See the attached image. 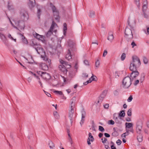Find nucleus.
Returning <instances> with one entry per match:
<instances>
[{
  "mask_svg": "<svg viewBox=\"0 0 149 149\" xmlns=\"http://www.w3.org/2000/svg\"><path fill=\"white\" fill-rule=\"evenodd\" d=\"M35 37L38 39H40V38H41L42 36L40 35L37 33H36Z\"/></svg>",
  "mask_w": 149,
  "mask_h": 149,
  "instance_id": "42",
  "label": "nucleus"
},
{
  "mask_svg": "<svg viewBox=\"0 0 149 149\" xmlns=\"http://www.w3.org/2000/svg\"><path fill=\"white\" fill-rule=\"evenodd\" d=\"M101 139L102 141V142L103 143H105L107 140V139L105 138H103Z\"/></svg>",
  "mask_w": 149,
  "mask_h": 149,
  "instance_id": "49",
  "label": "nucleus"
},
{
  "mask_svg": "<svg viewBox=\"0 0 149 149\" xmlns=\"http://www.w3.org/2000/svg\"><path fill=\"white\" fill-rule=\"evenodd\" d=\"M113 39V32L112 31H110L109 33L107 40L111 42H112Z\"/></svg>",
  "mask_w": 149,
  "mask_h": 149,
  "instance_id": "17",
  "label": "nucleus"
},
{
  "mask_svg": "<svg viewBox=\"0 0 149 149\" xmlns=\"http://www.w3.org/2000/svg\"><path fill=\"white\" fill-rule=\"evenodd\" d=\"M60 62L61 65L58 66L59 70L64 74H66L68 71L67 69L70 68L71 67V65L61 59H60Z\"/></svg>",
  "mask_w": 149,
  "mask_h": 149,
  "instance_id": "4",
  "label": "nucleus"
},
{
  "mask_svg": "<svg viewBox=\"0 0 149 149\" xmlns=\"http://www.w3.org/2000/svg\"><path fill=\"white\" fill-rule=\"evenodd\" d=\"M38 74H39V75H40L41 76V75L42 74H43L44 72H42V71H38L37 72Z\"/></svg>",
  "mask_w": 149,
  "mask_h": 149,
  "instance_id": "63",
  "label": "nucleus"
},
{
  "mask_svg": "<svg viewBox=\"0 0 149 149\" xmlns=\"http://www.w3.org/2000/svg\"><path fill=\"white\" fill-rule=\"evenodd\" d=\"M111 143L113 144L111 146V149H116V148L113 145V142L111 141Z\"/></svg>",
  "mask_w": 149,
  "mask_h": 149,
  "instance_id": "56",
  "label": "nucleus"
},
{
  "mask_svg": "<svg viewBox=\"0 0 149 149\" xmlns=\"http://www.w3.org/2000/svg\"><path fill=\"white\" fill-rule=\"evenodd\" d=\"M113 93L114 95L116 96L118 95H119L118 92L117 90H115L113 92Z\"/></svg>",
  "mask_w": 149,
  "mask_h": 149,
  "instance_id": "52",
  "label": "nucleus"
},
{
  "mask_svg": "<svg viewBox=\"0 0 149 149\" xmlns=\"http://www.w3.org/2000/svg\"><path fill=\"white\" fill-rule=\"evenodd\" d=\"M93 77V76H91V77L89 79V80H88L87 81H88V83H90L92 82V81H93L92 78V77Z\"/></svg>",
  "mask_w": 149,
  "mask_h": 149,
  "instance_id": "58",
  "label": "nucleus"
},
{
  "mask_svg": "<svg viewBox=\"0 0 149 149\" xmlns=\"http://www.w3.org/2000/svg\"><path fill=\"white\" fill-rule=\"evenodd\" d=\"M108 123L110 125H113L114 124V122L113 120H110L109 121Z\"/></svg>",
  "mask_w": 149,
  "mask_h": 149,
  "instance_id": "44",
  "label": "nucleus"
},
{
  "mask_svg": "<svg viewBox=\"0 0 149 149\" xmlns=\"http://www.w3.org/2000/svg\"><path fill=\"white\" fill-rule=\"evenodd\" d=\"M20 16L21 20H19L18 21L17 26L21 30H23L25 27L24 21L28 20V15L26 11L22 10L20 11Z\"/></svg>",
  "mask_w": 149,
  "mask_h": 149,
  "instance_id": "1",
  "label": "nucleus"
},
{
  "mask_svg": "<svg viewBox=\"0 0 149 149\" xmlns=\"http://www.w3.org/2000/svg\"><path fill=\"white\" fill-rule=\"evenodd\" d=\"M82 116L81 119V121L80 123V125H82L84 123L85 121L84 118L86 115V113L85 111L83 110L81 111Z\"/></svg>",
  "mask_w": 149,
  "mask_h": 149,
  "instance_id": "13",
  "label": "nucleus"
},
{
  "mask_svg": "<svg viewBox=\"0 0 149 149\" xmlns=\"http://www.w3.org/2000/svg\"><path fill=\"white\" fill-rule=\"evenodd\" d=\"M139 67L138 66H136L135 65H134V63H131L130 64L129 68L131 71H137V68Z\"/></svg>",
  "mask_w": 149,
  "mask_h": 149,
  "instance_id": "16",
  "label": "nucleus"
},
{
  "mask_svg": "<svg viewBox=\"0 0 149 149\" xmlns=\"http://www.w3.org/2000/svg\"><path fill=\"white\" fill-rule=\"evenodd\" d=\"M35 2V0H29V4L30 7L31 8L33 7L34 6Z\"/></svg>",
  "mask_w": 149,
  "mask_h": 149,
  "instance_id": "23",
  "label": "nucleus"
},
{
  "mask_svg": "<svg viewBox=\"0 0 149 149\" xmlns=\"http://www.w3.org/2000/svg\"><path fill=\"white\" fill-rule=\"evenodd\" d=\"M147 8V6L146 4H144L143 6V13L145 12V11L146 10Z\"/></svg>",
  "mask_w": 149,
  "mask_h": 149,
  "instance_id": "40",
  "label": "nucleus"
},
{
  "mask_svg": "<svg viewBox=\"0 0 149 149\" xmlns=\"http://www.w3.org/2000/svg\"><path fill=\"white\" fill-rule=\"evenodd\" d=\"M127 24L131 29H133V26L135 24V21L134 19H130V17H129L127 20Z\"/></svg>",
  "mask_w": 149,
  "mask_h": 149,
  "instance_id": "9",
  "label": "nucleus"
},
{
  "mask_svg": "<svg viewBox=\"0 0 149 149\" xmlns=\"http://www.w3.org/2000/svg\"><path fill=\"white\" fill-rule=\"evenodd\" d=\"M143 61L144 64H146L148 63V60L146 57L143 56Z\"/></svg>",
  "mask_w": 149,
  "mask_h": 149,
  "instance_id": "39",
  "label": "nucleus"
},
{
  "mask_svg": "<svg viewBox=\"0 0 149 149\" xmlns=\"http://www.w3.org/2000/svg\"><path fill=\"white\" fill-rule=\"evenodd\" d=\"M56 25V24L54 22V21H53L52 22V24L51 26L50 27V29H49V33H51V31H53V29H54V26ZM48 33H47L48 34Z\"/></svg>",
  "mask_w": 149,
  "mask_h": 149,
  "instance_id": "24",
  "label": "nucleus"
},
{
  "mask_svg": "<svg viewBox=\"0 0 149 149\" xmlns=\"http://www.w3.org/2000/svg\"><path fill=\"white\" fill-rule=\"evenodd\" d=\"M50 6L52 10L55 19L57 22H59L60 17L58 11L57 10L56 7L51 2L50 3Z\"/></svg>",
  "mask_w": 149,
  "mask_h": 149,
  "instance_id": "6",
  "label": "nucleus"
},
{
  "mask_svg": "<svg viewBox=\"0 0 149 149\" xmlns=\"http://www.w3.org/2000/svg\"><path fill=\"white\" fill-rule=\"evenodd\" d=\"M139 80H136L135 81L134 84V86H136L139 84Z\"/></svg>",
  "mask_w": 149,
  "mask_h": 149,
  "instance_id": "54",
  "label": "nucleus"
},
{
  "mask_svg": "<svg viewBox=\"0 0 149 149\" xmlns=\"http://www.w3.org/2000/svg\"><path fill=\"white\" fill-rule=\"evenodd\" d=\"M69 77H70L71 78L73 77V72L72 71H71L69 72Z\"/></svg>",
  "mask_w": 149,
  "mask_h": 149,
  "instance_id": "46",
  "label": "nucleus"
},
{
  "mask_svg": "<svg viewBox=\"0 0 149 149\" xmlns=\"http://www.w3.org/2000/svg\"><path fill=\"white\" fill-rule=\"evenodd\" d=\"M95 14V12L93 10H90L89 11V15L90 17H92L94 16Z\"/></svg>",
  "mask_w": 149,
  "mask_h": 149,
  "instance_id": "30",
  "label": "nucleus"
},
{
  "mask_svg": "<svg viewBox=\"0 0 149 149\" xmlns=\"http://www.w3.org/2000/svg\"><path fill=\"white\" fill-rule=\"evenodd\" d=\"M133 125L132 123H125L126 128H131V127H133Z\"/></svg>",
  "mask_w": 149,
  "mask_h": 149,
  "instance_id": "26",
  "label": "nucleus"
},
{
  "mask_svg": "<svg viewBox=\"0 0 149 149\" xmlns=\"http://www.w3.org/2000/svg\"><path fill=\"white\" fill-rule=\"evenodd\" d=\"M126 58V54L125 53L122 54V55L121 56V61L124 60Z\"/></svg>",
  "mask_w": 149,
  "mask_h": 149,
  "instance_id": "36",
  "label": "nucleus"
},
{
  "mask_svg": "<svg viewBox=\"0 0 149 149\" xmlns=\"http://www.w3.org/2000/svg\"><path fill=\"white\" fill-rule=\"evenodd\" d=\"M8 19L10 21V22L11 24L12 25V26H14L16 29H18L19 30V29L17 28V27H16V26H15L14 24L12 22H11V21L10 18H9V17H8Z\"/></svg>",
  "mask_w": 149,
  "mask_h": 149,
  "instance_id": "50",
  "label": "nucleus"
},
{
  "mask_svg": "<svg viewBox=\"0 0 149 149\" xmlns=\"http://www.w3.org/2000/svg\"><path fill=\"white\" fill-rule=\"evenodd\" d=\"M115 77L116 78H118L119 77V75L118 74L117 72H115Z\"/></svg>",
  "mask_w": 149,
  "mask_h": 149,
  "instance_id": "61",
  "label": "nucleus"
},
{
  "mask_svg": "<svg viewBox=\"0 0 149 149\" xmlns=\"http://www.w3.org/2000/svg\"><path fill=\"white\" fill-rule=\"evenodd\" d=\"M116 143L118 145H120L122 143V141L120 139H118Z\"/></svg>",
  "mask_w": 149,
  "mask_h": 149,
  "instance_id": "47",
  "label": "nucleus"
},
{
  "mask_svg": "<svg viewBox=\"0 0 149 149\" xmlns=\"http://www.w3.org/2000/svg\"><path fill=\"white\" fill-rule=\"evenodd\" d=\"M100 65V63L98 60H97V61H96L95 63V69H97L99 67Z\"/></svg>",
  "mask_w": 149,
  "mask_h": 149,
  "instance_id": "28",
  "label": "nucleus"
},
{
  "mask_svg": "<svg viewBox=\"0 0 149 149\" xmlns=\"http://www.w3.org/2000/svg\"><path fill=\"white\" fill-rule=\"evenodd\" d=\"M107 91L106 90L103 91L100 95L102 97H104L107 94Z\"/></svg>",
  "mask_w": 149,
  "mask_h": 149,
  "instance_id": "31",
  "label": "nucleus"
},
{
  "mask_svg": "<svg viewBox=\"0 0 149 149\" xmlns=\"http://www.w3.org/2000/svg\"><path fill=\"white\" fill-rule=\"evenodd\" d=\"M129 134V131L127 130L126 132L121 135V137H123L125 138V137L126 136L128 135Z\"/></svg>",
  "mask_w": 149,
  "mask_h": 149,
  "instance_id": "33",
  "label": "nucleus"
},
{
  "mask_svg": "<svg viewBox=\"0 0 149 149\" xmlns=\"http://www.w3.org/2000/svg\"><path fill=\"white\" fill-rule=\"evenodd\" d=\"M104 97H102L101 96H100V97H98V100L97 101V103H101L102 102V101L104 99Z\"/></svg>",
  "mask_w": 149,
  "mask_h": 149,
  "instance_id": "35",
  "label": "nucleus"
},
{
  "mask_svg": "<svg viewBox=\"0 0 149 149\" xmlns=\"http://www.w3.org/2000/svg\"><path fill=\"white\" fill-rule=\"evenodd\" d=\"M75 100L76 97H74L72 98L71 106L69 110L68 117L70 120L71 125H72L74 118V113Z\"/></svg>",
  "mask_w": 149,
  "mask_h": 149,
  "instance_id": "3",
  "label": "nucleus"
},
{
  "mask_svg": "<svg viewBox=\"0 0 149 149\" xmlns=\"http://www.w3.org/2000/svg\"><path fill=\"white\" fill-rule=\"evenodd\" d=\"M54 116V118L56 119H58L59 116L58 114V112L56 111H55L53 113Z\"/></svg>",
  "mask_w": 149,
  "mask_h": 149,
  "instance_id": "29",
  "label": "nucleus"
},
{
  "mask_svg": "<svg viewBox=\"0 0 149 149\" xmlns=\"http://www.w3.org/2000/svg\"><path fill=\"white\" fill-rule=\"evenodd\" d=\"M27 80L29 83L31 82L32 80V78L29 77L27 78Z\"/></svg>",
  "mask_w": 149,
  "mask_h": 149,
  "instance_id": "60",
  "label": "nucleus"
},
{
  "mask_svg": "<svg viewBox=\"0 0 149 149\" xmlns=\"http://www.w3.org/2000/svg\"><path fill=\"white\" fill-rule=\"evenodd\" d=\"M132 63L139 67L141 64V63L139 58L136 56H132Z\"/></svg>",
  "mask_w": 149,
  "mask_h": 149,
  "instance_id": "8",
  "label": "nucleus"
},
{
  "mask_svg": "<svg viewBox=\"0 0 149 149\" xmlns=\"http://www.w3.org/2000/svg\"><path fill=\"white\" fill-rule=\"evenodd\" d=\"M104 107L105 109H107L109 107V104H106L104 105Z\"/></svg>",
  "mask_w": 149,
  "mask_h": 149,
  "instance_id": "57",
  "label": "nucleus"
},
{
  "mask_svg": "<svg viewBox=\"0 0 149 149\" xmlns=\"http://www.w3.org/2000/svg\"><path fill=\"white\" fill-rule=\"evenodd\" d=\"M68 46L70 47V49L71 51H73L74 49V46L75 43L74 42L71 40H69L68 42Z\"/></svg>",
  "mask_w": 149,
  "mask_h": 149,
  "instance_id": "11",
  "label": "nucleus"
},
{
  "mask_svg": "<svg viewBox=\"0 0 149 149\" xmlns=\"http://www.w3.org/2000/svg\"><path fill=\"white\" fill-rule=\"evenodd\" d=\"M105 136L106 137H109L110 136V135L109 134L107 133H105L104 134Z\"/></svg>",
  "mask_w": 149,
  "mask_h": 149,
  "instance_id": "64",
  "label": "nucleus"
},
{
  "mask_svg": "<svg viewBox=\"0 0 149 149\" xmlns=\"http://www.w3.org/2000/svg\"><path fill=\"white\" fill-rule=\"evenodd\" d=\"M42 69L43 70H48L47 65L45 63H42L41 65Z\"/></svg>",
  "mask_w": 149,
  "mask_h": 149,
  "instance_id": "20",
  "label": "nucleus"
},
{
  "mask_svg": "<svg viewBox=\"0 0 149 149\" xmlns=\"http://www.w3.org/2000/svg\"><path fill=\"white\" fill-rule=\"evenodd\" d=\"M71 50H70V49H68V53L66 54L65 56V58L67 59L68 60L72 58V55Z\"/></svg>",
  "mask_w": 149,
  "mask_h": 149,
  "instance_id": "18",
  "label": "nucleus"
},
{
  "mask_svg": "<svg viewBox=\"0 0 149 149\" xmlns=\"http://www.w3.org/2000/svg\"><path fill=\"white\" fill-rule=\"evenodd\" d=\"M133 81L129 76L125 77L123 81V87L125 88H128L132 84V82Z\"/></svg>",
  "mask_w": 149,
  "mask_h": 149,
  "instance_id": "5",
  "label": "nucleus"
},
{
  "mask_svg": "<svg viewBox=\"0 0 149 149\" xmlns=\"http://www.w3.org/2000/svg\"><path fill=\"white\" fill-rule=\"evenodd\" d=\"M0 38L4 43H5L6 40V38L4 34L0 32Z\"/></svg>",
  "mask_w": 149,
  "mask_h": 149,
  "instance_id": "21",
  "label": "nucleus"
},
{
  "mask_svg": "<svg viewBox=\"0 0 149 149\" xmlns=\"http://www.w3.org/2000/svg\"><path fill=\"white\" fill-rule=\"evenodd\" d=\"M132 29L127 27H126L125 29V37L128 41L131 40V39L133 38V35Z\"/></svg>",
  "mask_w": 149,
  "mask_h": 149,
  "instance_id": "7",
  "label": "nucleus"
},
{
  "mask_svg": "<svg viewBox=\"0 0 149 149\" xmlns=\"http://www.w3.org/2000/svg\"><path fill=\"white\" fill-rule=\"evenodd\" d=\"M107 51L106 50H104L103 54V56L104 57L105 56L107 55Z\"/></svg>",
  "mask_w": 149,
  "mask_h": 149,
  "instance_id": "53",
  "label": "nucleus"
},
{
  "mask_svg": "<svg viewBox=\"0 0 149 149\" xmlns=\"http://www.w3.org/2000/svg\"><path fill=\"white\" fill-rule=\"evenodd\" d=\"M41 77L45 80L49 79L51 78V76L50 74L49 73L45 72H44L43 74L42 75Z\"/></svg>",
  "mask_w": 149,
  "mask_h": 149,
  "instance_id": "14",
  "label": "nucleus"
},
{
  "mask_svg": "<svg viewBox=\"0 0 149 149\" xmlns=\"http://www.w3.org/2000/svg\"><path fill=\"white\" fill-rule=\"evenodd\" d=\"M131 45L132 46V48H134L135 46H136V45L135 43L134 42V41H133L131 43Z\"/></svg>",
  "mask_w": 149,
  "mask_h": 149,
  "instance_id": "51",
  "label": "nucleus"
},
{
  "mask_svg": "<svg viewBox=\"0 0 149 149\" xmlns=\"http://www.w3.org/2000/svg\"><path fill=\"white\" fill-rule=\"evenodd\" d=\"M146 29L147 31H146V29H144L143 30V31L147 35H148L149 34V27H148V26H146Z\"/></svg>",
  "mask_w": 149,
  "mask_h": 149,
  "instance_id": "37",
  "label": "nucleus"
},
{
  "mask_svg": "<svg viewBox=\"0 0 149 149\" xmlns=\"http://www.w3.org/2000/svg\"><path fill=\"white\" fill-rule=\"evenodd\" d=\"M82 76L83 77H88V74L85 73H83L82 74Z\"/></svg>",
  "mask_w": 149,
  "mask_h": 149,
  "instance_id": "48",
  "label": "nucleus"
},
{
  "mask_svg": "<svg viewBox=\"0 0 149 149\" xmlns=\"http://www.w3.org/2000/svg\"><path fill=\"white\" fill-rule=\"evenodd\" d=\"M99 130L100 131L103 132L104 131V128L102 126H99Z\"/></svg>",
  "mask_w": 149,
  "mask_h": 149,
  "instance_id": "41",
  "label": "nucleus"
},
{
  "mask_svg": "<svg viewBox=\"0 0 149 149\" xmlns=\"http://www.w3.org/2000/svg\"><path fill=\"white\" fill-rule=\"evenodd\" d=\"M49 148L51 149H53V148L55 147L54 144L51 141H49Z\"/></svg>",
  "mask_w": 149,
  "mask_h": 149,
  "instance_id": "27",
  "label": "nucleus"
},
{
  "mask_svg": "<svg viewBox=\"0 0 149 149\" xmlns=\"http://www.w3.org/2000/svg\"><path fill=\"white\" fill-rule=\"evenodd\" d=\"M136 130L137 132L139 134L141 133L142 129V124L141 122H138L136 123Z\"/></svg>",
  "mask_w": 149,
  "mask_h": 149,
  "instance_id": "10",
  "label": "nucleus"
},
{
  "mask_svg": "<svg viewBox=\"0 0 149 149\" xmlns=\"http://www.w3.org/2000/svg\"><path fill=\"white\" fill-rule=\"evenodd\" d=\"M132 72L130 75V77L132 79V80L134 78L137 77L139 74V72L137 71H132Z\"/></svg>",
  "mask_w": 149,
  "mask_h": 149,
  "instance_id": "12",
  "label": "nucleus"
},
{
  "mask_svg": "<svg viewBox=\"0 0 149 149\" xmlns=\"http://www.w3.org/2000/svg\"><path fill=\"white\" fill-rule=\"evenodd\" d=\"M142 136L141 135H139L137 136V139L139 142H141L142 141Z\"/></svg>",
  "mask_w": 149,
  "mask_h": 149,
  "instance_id": "32",
  "label": "nucleus"
},
{
  "mask_svg": "<svg viewBox=\"0 0 149 149\" xmlns=\"http://www.w3.org/2000/svg\"><path fill=\"white\" fill-rule=\"evenodd\" d=\"M114 120L115 123L117 124L120 125L122 123V122L121 121L122 120H121L120 119V117L118 118L117 117H116L114 119Z\"/></svg>",
  "mask_w": 149,
  "mask_h": 149,
  "instance_id": "25",
  "label": "nucleus"
},
{
  "mask_svg": "<svg viewBox=\"0 0 149 149\" xmlns=\"http://www.w3.org/2000/svg\"><path fill=\"white\" fill-rule=\"evenodd\" d=\"M43 91H44L45 92V94H46V95H47L48 96V97H50V96H51V94H50L49 93H48V92H47L45 91L44 90H43Z\"/></svg>",
  "mask_w": 149,
  "mask_h": 149,
  "instance_id": "62",
  "label": "nucleus"
},
{
  "mask_svg": "<svg viewBox=\"0 0 149 149\" xmlns=\"http://www.w3.org/2000/svg\"><path fill=\"white\" fill-rule=\"evenodd\" d=\"M84 64L86 65H89V62L88 61L86 60L84 61Z\"/></svg>",
  "mask_w": 149,
  "mask_h": 149,
  "instance_id": "59",
  "label": "nucleus"
},
{
  "mask_svg": "<svg viewBox=\"0 0 149 149\" xmlns=\"http://www.w3.org/2000/svg\"><path fill=\"white\" fill-rule=\"evenodd\" d=\"M67 29V27H64L63 28V33L64 35H65L66 33V30Z\"/></svg>",
  "mask_w": 149,
  "mask_h": 149,
  "instance_id": "55",
  "label": "nucleus"
},
{
  "mask_svg": "<svg viewBox=\"0 0 149 149\" xmlns=\"http://www.w3.org/2000/svg\"><path fill=\"white\" fill-rule=\"evenodd\" d=\"M125 116V111L123 110L120 111L118 114V117H120V119L121 120H123L122 117H124Z\"/></svg>",
  "mask_w": 149,
  "mask_h": 149,
  "instance_id": "19",
  "label": "nucleus"
},
{
  "mask_svg": "<svg viewBox=\"0 0 149 149\" xmlns=\"http://www.w3.org/2000/svg\"><path fill=\"white\" fill-rule=\"evenodd\" d=\"M31 45L35 47L37 45L34 43L33 41L32 42ZM35 49L37 51V53L39 54H41V56L42 58L44 60L46 61L47 62H48V64L50 65L51 64V60L48 58L47 56L46 55V53L44 50L42 48L37 47Z\"/></svg>",
  "mask_w": 149,
  "mask_h": 149,
  "instance_id": "2",
  "label": "nucleus"
},
{
  "mask_svg": "<svg viewBox=\"0 0 149 149\" xmlns=\"http://www.w3.org/2000/svg\"><path fill=\"white\" fill-rule=\"evenodd\" d=\"M19 34L22 36V39L23 42L25 44H27L28 42L25 37L21 33H20Z\"/></svg>",
  "mask_w": 149,
  "mask_h": 149,
  "instance_id": "22",
  "label": "nucleus"
},
{
  "mask_svg": "<svg viewBox=\"0 0 149 149\" xmlns=\"http://www.w3.org/2000/svg\"><path fill=\"white\" fill-rule=\"evenodd\" d=\"M54 93H56L57 94H58L60 95H63L62 92L61 91H54Z\"/></svg>",
  "mask_w": 149,
  "mask_h": 149,
  "instance_id": "43",
  "label": "nucleus"
},
{
  "mask_svg": "<svg viewBox=\"0 0 149 149\" xmlns=\"http://www.w3.org/2000/svg\"><path fill=\"white\" fill-rule=\"evenodd\" d=\"M94 138L92 135L91 133L90 132L88 134V138L87 139V143L88 145L91 144V141L93 142L94 141Z\"/></svg>",
  "mask_w": 149,
  "mask_h": 149,
  "instance_id": "15",
  "label": "nucleus"
},
{
  "mask_svg": "<svg viewBox=\"0 0 149 149\" xmlns=\"http://www.w3.org/2000/svg\"><path fill=\"white\" fill-rule=\"evenodd\" d=\"M127 115L128 116H130L132 115V109H130L127 111Z\"/></svg>",
  "mask_w": 149,
  "mask_h": 149,
  "instance_id": "34",
  "label": "nucleus"
},
{
  "mask_svg": "<svg viewBox=\"0 0 149 149\" xmlns=\"http://www.w3.org/2000/svg\"><path fill=\"white\" fill-rule=\"evenodd\" d=\"M133 99V97H132V96L131 95L130 96V97L128 98L127 101L128 102H131Z\"/></svg>",
  "mask_w": 149,
  "mask_h": 149,
  "instance_id": "45",
  "label": "nucleus"
},
{
  "mask_svg": "<svg viewBox=\"0 0 149 149\" xmlns=\"http://www.w3.org/2000/svg\"><path fill=\"white\" fill-rule=\"evenodd\" d=\"M40 13H41V10L40 9H38V11H37V17L39 19L40 18Z\"/></svg>",
  "mask_w": 149,
  "mask_h": 149,
  "instance_id": "38",
  "label": "nucleus"
}]
</instances>
